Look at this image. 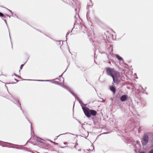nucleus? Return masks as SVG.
<instances>
[{
    "label": "nucleus",
    "instance_id": "obj_1",
    "mask_svg": "<svg viewBox=\"0 0 153 153\" xmlns=\"http://www.w3.org/2000/svg\"><path fill=\"white\" fill-rule=\"evenodd\" d=\"M105 70L107 74L112 78L113 82L115 83H118L120 78V73L114 69L110 68H106Z\"/></svg>",
    "mask_w": 153,
    "mask_h": 153
},
{
    "label": "nucleus",
    "instance_id": "obj_2",
    "mask_svg": "<svg viewBox=\"0 0 153 153\" xmlns=\"http://www.w3.org/2000/svg\"><path fill=\"white\" fill-rule=\"evenodd\" d=\"M82 108L85 115H96V111L92 110H90L86 107H82Z\"/></svg>",
    "mask_w": 153,
    "mask_h": 153
},
{
    "label": "nucleus",
    "instance_id": "obj_3",
    "mask_svg": "<svg viewBox=\"0 0 153 153\" xmlns=\"http://www.w3.org/2000/svg\"><path fill=\"white\" fill-rule=\"evenodd\" d=\"M148 136L145 134L143 137L142 143V144L144 145H146L148 143Z\"/></svg>",
    "mask_w": 153,
    "mask_h": 153
},
{
    "label": "nucleus",
    "instance_id": "obj_4",
    "mask_svg": "<svg viewBox=\"0 0 153 153\" xmlns=\"http://www.w3.org/2000/svg\"><path fill=\"white\" fill-rule=\"evenodd\" d=\"M36 143L39 146H42L44 144L43 140L39 138H37L36 140Z\"/></svg>",
    "mask_w": 153,
    "mask_h": 153
},
{
    "label": "nucleus",
    "instance_id": "obj_5",
    "mask_svg": "<svg viewBox=\"0 0 153 153\" xmlns=\"http://www.w3.org/2000/svg\"><path fill=\"white\" fill-rule=\"evenodd\" d=\"M128 99V96L127 95H122L120 98L121 101L123 102L125 101Z\"/></svg>",
    "mask_w": 153,
    "mask_h": 153
},
{
    "label": "nucleus",
    "instance_id": "obj_6",
    "mask_svg": "<svg viewBox=\"0 0 153 153\" xmlns=\"http://www.w3.org/2000/svg\"><path fill=\"white\" fill-rule=\"evenodd\" d=\"M110 90L112 91L115 94L116 92V88L113 86H111L110 87Z\"/></svg>",
    "mask_w": 153,
    "mask_h": 153
},
{
    "label": "nucleus",
    "instance_id": "obj_7",
    "mask_svg": "<svg viewBox=\"0 0 153 153\" xmlns=\"http://www.w3.org/2000/svg\"><path fill=\"white\" fill-rule=\"evenodd\" d=\"M116 57L119 60H122V57L118 55H116Z\"/></svg>",
    "mask_w": 153,
    "mask_h": 153
},
{
    "label": "nucleus",
    "instance_id": "obj_8",
    "mask_svg": "<svg viewBox=\"0 0 153 153\" xmlns=\"http://www.w3.org/2000/svg\"><path fill=\"white\" fill-rule=\"evenodd\" d=\"M0 16H1V17L3 16H4L3 14L2 13L0 12Z\"/></svg>",
    "mask_w": 153,
    "mask_h": 153
},
{
    "label": "nucleus",
    "instance_id": "obj_9",
    "mask_svg": "<svg viewBox=\"0 0 153 153\" xmlns=\"http://www.w3.org/2000/svg\"><path fill=\"white\" fill-rule=\"evenodd\" d=\"M149 153H153V149L149 151Z\"/></svg>",
    "mask_w": 153,
    "mask_h": 153
},
{
    "label": "nucleus",
    "instance_id": "obj_10",
    "mask_svg": "<svg viewBox=\"0 0 153 153\" xmlns=\"http://www.w3.org/2000/svg\"><path fill=\"white\" fill-rule=\"evenodd\" d=\"M24 64H22L21 65V67H20V69L21 70H22V67L24 66Z\"/></svg>",
    "mask_w": 153,
    "mask_h": 153
},
{
    "label": "nucleus",
    "instance_id": "obj_11",
    "mask_svg": "<svg viewBox=\"0 0 153 153\" xmlns=\"http://www.w3.org/2000/svg\"><path fill=\"white\" fill-rule=\"evenodd\" d=\"M54 82L55 83H56V84H58L59 83V82Z\"/></svg>",
    "mask_w": 153,
    "mask_h": 153
},
{
    "label": "nucleus",
    "instance_id": "obj_12",
    "mask_svg": "<svg viewBox=\"0 0 153 153\" xmlns=\"http://www.w3.org/2000/svg\"><path fill=\"white\" fill-rule=\"evenodd\" d=\"M88 117H90L91 115H86Z\"/></svg>",
    "mask_w": 153,
    "mask_h": 153
},
{
    "label": "nucleus",
    "instance_id": "obj_13",
    "mask_svg": "<svg viewBox=\"0 0 153 153\" xmlns=\"http://www.w3.org/2000/svg\"><path fill=\"white\" fill-rule=\"evenodd\" d=\"M140 153H144V152H140Z\"/></svg>",
    "mask_w": 153,
    "mask_h": 153
},
{
    "label": "nucleus",
    "instance_id": "obj_14",
    "mask_svg": "<svg viewBox=\"0 0 153 153\" xmlns=\"http://www.w3.org/2000/svg\"><path fill=\"white\" fill-rule=\"evenodd\" d=\"M32 124H31V128H32Z\"/></svg>",
    "mask_w": 153,
    "mask_h": 153
}]
</instances>
